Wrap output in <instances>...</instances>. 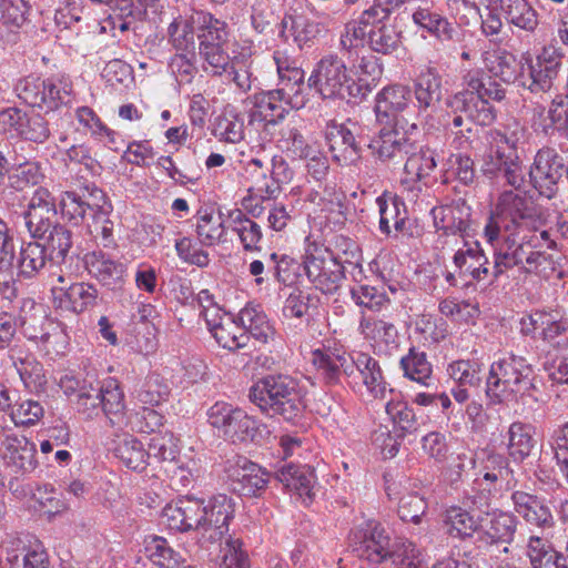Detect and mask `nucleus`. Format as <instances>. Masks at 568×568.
I'll use <instances>...</instances> for the list:
<instances>
[{"mask_svg":"<svg viewBox=\"0 0 568 568\" xmlns=\"http://www.w3.org/2000/svg\"><path fill=\"white\" fill-rule=\"evenodd\" d=\"M525 136L526 129L517 121L507 124L504 130H489L481 163L483 174L488 179L503 178L507 185L519 190L525 176L518 146Z\"/></svg>","mask_w":568,"mask_h":568,"instance_id":"nucleus-1","label":"nucleus"},{"mask_svg":"<svg viewBox=\"0 0 568 568\" xmlns=\"http://www.w3.org/2000/svg\"><path fill=\"white\" fill-rule=\"evenodd\" d=\"M250 400L270 416L291 422L305 408L303 393L296 378L287 374H268L250 388Z\"/></svg>","mask_w":568,"mask_h":568,"instance_id":"nucleus-2","label":"nucleus"},{"mask_svg":"<svg viewBox=\"0 0 568 568\" xmlns=\"http://www.w3.org/2000/svg\"><path fill=\"white\" fill-rule=\"evenodd\" d=\"M357 253L355 242L339 236L335 250L315 246L308 250L303 266L308 281L324 294H334L345 277V264H353Z\"/></svg>","mask_w":568,"mask_h":568,"instance_id":"nucleus-3","label":"nucleus"},{"mask_svg":"<svg viewBox=\"0 0 568 568\" xmlns=\"http://www.w3.org/2000/svg\"><path fill=\"white\" fill-rule=\"evenodd\" d=\"M308 87L313 88L322 99L362 101L371 92L369 84L362 79L354 80L352 71L336 54H327L316 63L308 78Z\"/></svg>","mask_w":568,"mask_h":568,"instance_id":"nucleus-4","label":"nucleus"},{"mask_svg":"<svg viewBox=\"0 0 568 568\" xmlns=\"http://www.w3.org/2000/svg\"><path fill=\"white\" fill-rule=\"evenodd\" d=\"M534 388V369L525 357L509 354L490 365L486 394L494 403L508 395H530Z\"/></svg>","mask_w":568,"mask_h":568,"instance_id":"nucleus-5","label":"nucleus"},{"mask_svg":"<svg viewBox=\"0 0 568 568\" xmlns=\"http://www.w3.org/2000/svg\"><path fill=\"white\" fill-rule=\"evenodd\" d=\"M462 80L465 90L457 92L455 105L470 104L479 125H490L496 120V110L490 101L501 102L506 98V89L480 68L468 70Z\"/></svg>","mask_w":568,"mask_h":568,"instance_id":"nucleus-6","label":"nucleus"},{"mask_svg":"<svg viewBox=\"0 0 568 568\" xmlns=\"http://www.w3.org/2000/svg\"><path fill=\"white\" fill-rule=\"evenodd\" d=\"M535 216V206L526 193L507 190L499 194L495 209L491 211L484 235L494 245L501 230L513 231Z\"/></svg>","mask_w":568,"mask_h":568,"instance_id":"nucleus-7","label":"nucleus"},{"mask_svg":"<svg viewBox=\"0 0 568 568\" xmlns=\"http://www.w3.org/2000/svg\"><path fill=\"white\" fill-rule=\"evenodd\" d=\"M402 539L392 541L387 530L375 521H367L352 530L349 546L352 551L362 560L376 566L385 561L398 558L396 552Z\"/></svg>","mask_w":568,"mask_h":568,"instance_id":"nucleus-8","label":"nucleus"},{"mask_svg":"<svg viewBox=\"0 0 568 568\" xmlns=\"http://www.w3.org/2000/svg\"><path fill=\"white\" fill-rule=\"evenodd\" d=\"M207 423L220 437L233 444L255 442L258 423L243 409L225 402H217L207 410Z\"/></svg>","mask_w":568,"mask_h":568,"instance_id":"nucleus-9","label":"nucleus"},{"mask_svg":"<svg viewBox=\"0 0 568 568\" xmlns=\"http://www.w3.org/2000/svg\"><path fill=\"white\" fill-rule=\"evenodd\" d=\"M567 172L564 159L550 146L539 149L529 170V181L541 196L552 199Z\"/></svg>","mask_w":568,"mask_h":568,"instance_id":"nucleus-10","label":"nucleus"},{"mask_svg":"<svg viewBox=\"0 0 568 568\" xmlns=\"http://www.w3.org/2000/svg\"><path fill=\"white\" fill-rule=\"evenodd\" d=\"M224 471L231 489L245 497H258L266 489L270 474L245 457L227 460Z\"/></svg>","mask_w":568,"mask_h":568,"instance_id":"nucleus-11","label":"nucleus"},{"mask_svg":"<svg viewBox=\"0 0 568 568\" xmlns=\"http://www.w3.org/2000/svg\"><path fill=\"white\" fill-rule=\"evenodd\" d=\"M205 521L203 523L202 536L197 541L203 548L221 544L229 532V525L234 517V504L231 497L225 494L212 496L205 503Z\"/></svg>","mask_w":568,"mask_h":568,"instance_id":"nucleus-12","label":"nucleus"},{"mask_svg":"<svg viewBox=\"0 0 568 568\" xmlns=\"http://www.w3.org/2000/svg\"><path fill=\"white\" fill-rule=\"evenodd\" d=\"M206 500L193 496L179 498L174 504L166 505L162 510V521L169 529L179 532L195 530L202 536L205 521Z\"/></svg>","mask_w":568,"mask_h":568,"instance_id":"nucleus-13","label":"nucleus"},{"mask_svg":"<svg viewBox=\"0 0 568 568\" xmlns=\"http://www.w3.org/2000/svg\"><path fill=\"white\" fill-rule=\"evenodd\" d=\"M413 142L408 135V129L402 125V119L395 116V123L383 126L377 135L371 139L368 148L381 161L398 163L412 151Z\"/></svg>","mask_w":568,"mask_h":568,"instance_id":"nucleus-14","label":"nucleus"},{"mask_svg":"<svg viewBox=\"0 0 568 568\" xmlns=\"http://www.w3.org/2000/svg\"><path fill=\"white\" fill-rule=\"evenodd\" d=\"M10 568H49L42 542L32 535L8 536L2 542Z\"/></svg>","mask_w":568,"mask_h":568,"instance_id":"nucleus-15","label":"nucleus"},{"mask_svg":"<svg viewBox=\"0 0 568 568\" xmlns=\"http://www.w3.org/2000/svg\"><path fill=\"white\" fill-rule=\"evenodd\" d=\"M564 53L560 48L546 45L537 54L536 61L528 65V79L523 82L531 93H546L554 87L562 65Z\"/></svg>","mask_w":568,"mask_h":568,"instance_id":"nucleus-16","label":"nucleus"},{"mask_svg":"<svg viewBox=\"0 0 568 568\" xmlns=\"http://www.w3.org/2000/svg\"><path fill=\"white\" fill-rule=\"evenodd\" d=\"M60 387L67 396L73 397L72 402L78 412L85 418H94L101 414L102 390L98 381L65 375L60 379Z\"/></svg>","mask_w":568,"mask_h":568,"instance_id":"nucleus-17","label":"nucleus"},{"mask_svg":"<svg viewBox=\"0 0 568 568\" xmlns=\"http://www.w3.org/2000/svg\"><path fill=\"white\" fill-rule=\"evenodd\" d=\"M434 226L439 236L465 237L471 223V207L465 200H456L449 204L435 206L430 211Z\"/></svg>","mask_w":568,"mask_h":568,"instance_id":"nucleus-18","label":"nucleus"},{"mask_svg":"<svg viewBox=\"0 0 568 568\" xmlns=\"http://www.w3.org/2000/svg\"><path fill=\"white\" fill-rule=\"evenodd\" d=\"M453 263L458 277L465 285L474 282H481L491 275L489 261L478 242H464L454 256Z\"/></svg>","mask_w":568,"mask_h":568,"instance_id":"nucleus-19","label":"nucleus"},{"mask_svg":"<svg viewBox=\"0 0 568 568\" xmlns=\"http://www.w3.org/2000/svg\"><path fill=\"white\" fill-rule=\"evenodd\" d=\"M311 363L325 384H342L343 378L347 384H352L351 378L355 373V365L349 356L335 353L329 348H316L311 353Z\"/></svg>","mask_w":568,"mask_h":568,"instance_id":"nucleus-20","label":"nucleus"},{"mask_svg":"<svg viewBox=\"0 0 568 568\" xmlns=\"http://www.w3.org/2000/svg\"><path fill=\"white\" fill-rule=\"evenodd\" d=\"M88 273L109 290L121 288L126 273L125 265L101 250L89 252L83 257Z\"/></svg>","mask_w":568,"mask_h":568,"instance_id":"nucleus-21","label":"nucleus"},{"mask_svg":"<svg viewBox=\"0 0 568 568\" xmlns=\"http://www.w3.org/2000/svg\"><path fill=\"white\" fill-rule=\"evenodd\" d=\"M0 452L7 466L16 473H31L38 466L36 445L26 436L7 434L1 442Z\"/></svg>","mask_w":568,"mask_h":568,"instance_id":"nucleus-22","label":"nucleus"},{"mask_svg":"<svg viewBox=\"0 0 568 568\" xmlns=\"http://www.w3.org/2000/svg\"><path fill=\"white\" fill-rule=\"evenodd\" d=\"M514 510L529 526L541 530L550 529L555 526L552 513L545 499L523 490H515L511 494Z\"/></svg>","mask_w":568,"mask_h":568,"instance_id":"nucleus-23","label":"nucleus"},{"mask_svg":"<svg viewBox=\"0 0 568 568\" xmlns=\"http://www.w3.org/2000/svg\"><path fill=\"white\" fill-rule=\"evenodd\" d=\"M250 100L253 104L251 120L276 124L290 110V98L285 88L254 93Z\"/></svg>","mask_w":568,"mask_h":568,"instance_id":"nucleus-24","label":"nucleus"},{"mask_svg":"<svg viewBox=\"0 0 568 568\" xmlns=\"http://www.w3.org/2000/svg\"><path fill=\"white\" fill-rule=\"evenodd\" d=\"M204 320L212 336L223 348L236 352L247 346L250 342L247 332L227 314L210 317V312L206 311Z\"/></svg>","mask_w":568,"mask_h":568,"instance_id":"nucleus-25","label":"nucleus"},{"mask_svg":"<svg viewBox=\"0 0 568 568\" xmlns=\"http://www.w3.org/2000/svg\"><path fill=\"white\" fill-rule=\"evenodd\" d=\"M51 291L59 307L75 314L94 307L99 295L98 288L85 282H75L68 286L54 285Z\"/></svg>","mask_w":568,"mask_h":568,"instance_id":"nucleus-26","label":"nucleus"},{"mask_svg":"<svg viewBox=\"0 0 568 568\" xmlns=\"http://www.w3.org/2000/svg\"><path fill=\"white\" fill-rule=\"evenodd\" d=\"M326 139L332 158L339 165H352L359 160L362 148L353 131L345 124L333 125L327 131Z\"/></svg>","mask_w":568,"mask_h":568,"instance_id":"nucleus-27","label":"nucleus"},{"mask_svg":"<svg viewBox=\"0 0 568 568\" xmlns=\"http://www.w3.org/2000/svg\"><path fill=\"white\" fill-rule=\"evenodd\" d=\"M496 10L505 22L526 33H535L538 28V12L529 0H496Z\"/></svg>","mask_w":568,"mask_h":568,"instance_id":"nucleus-28","label":"nucleus"},{"mask_svg":"<svg viewBox=\"0 0 568 568\" xmlns=\"http://www.w3.org/2000/svg\"><path fill=\"white\" fill-rule=\"evenodd\" d=\"M73 84L65 74H51L41 79L37 108L55 111L71 103Z\"/></svg>","mask_w":568,"mask_h":568,"instance_id":"nucleus-29","label":"nucleus"},{"mask_svg":"<svg viewBox=\"0 0 568 568\" xmlns=\"http://www.w3.org/2000/svg\"><path fill=\"white\" fill-rule=\"evenodd\" d=\"M416 106L419 113L434 111L442 100V77L435 68L422 71L413 82Z\"/></svg>","mask_w":568,"mask_h":568,"instance_id":"nucleus-30","label":"nucleus"},{"mask_svg":"<svg viewBox=\"0 0 568 568\" xmlns=\"http://www.w3.org/2000/svg\"><path fill=\"white\" fill-rule=\"evenodd\" d=\"M275 477L287 489L295 491L301 498L312 500L315 474L311 466L287 463L276 470Z\"/></svg>","mask_w":568,"mask_h":568,"instance_id":"nucleus-31","label":"nucleus"},{"mask_svg":"<svg viewBox=\"0 0 568 568\" xmlns=\"http://www.w3.org/2000/svg\"><path fill=\"white\" fill-rule=\"evenodd\" d=\"M412 99V90L402 84H394L384 88L376 97L375 113L378 121H383L384 118L388 119L393 116V123H395V116L398 113L404 112L409 108Z\"/></svg>","mask_w":568,"mask_h":568,"instance_id":"nucleus-32","label":"nucleus"},{"mask_svg":"<svg viewBox=\"0 0 568 568\" xmlns=\"http://www.w3.org/2000/svg\"><path fill=\"white\" fill-rule=\"evenodd\" d=\"M48 260L45 245L36 241L23 242L18 255H14L13 267L19 277L30 280L44 268Z\"/></svg>","mask_w":568,"mask_h":568,"instance_id":"nucleus-33","label":"nucleus"},{"mask_svg":"<svg viewBox=\"0 0 568 568\" xmlns=\"http://www.w3.org/2000/svg\"><path fill=\"white\" fill-rule=\"evenodd\" d=\"M517 517L510 513H495L486 527L478 531V542L484 546L510 544L517 530Z\"/></svg>","mask_w":568,"mask_h":568,"instance_id":"nucleus-34","label":"nucleus"},{"mask_svg":"<svg viewBox=\"0 0 568 568\" xmlns=\"http://www.w3.org/2000/svg\"><path fill=\"white\" fill-rule=\"evenodd\" d=\"M353 361L355 372H358L363 384L373 397L384 399L387 393H393V389L385 382L382 368L375 358L368 354L359 353Z\"/></svg>","mask_w":568,"mask_h":568,"instance_id":"nucleus-35","label":"nucleus"},{"mask_svg":"<svg viewBox=\"0 0 568 568\" xmlns=\"http://www.w3.org/2000/svg\"><path fill=\"white\" fill-rule=\"evenodd\" d=\"M229 227L237 235L245 252L261 251L262 229L242 210L236 209L229 212Z\"/></svg>","mask_w":568,"mask_h":568,"instance_id":"nucleus-36","label":"nucleus"},{"mask_svg":"<svg viewBox=\"0 0 568 568\" xmlns=\"http://www.w3.org/2000/svg\"><path fill=\"white\" fill-rule=\"evenodd\" d=\"M281 36L285 40L292 38L301 49L323 31L321 23L303 14L285 16L281 21Z\"/></svg>","mask_w":568,"mask_h":568,"instance_id":"nucleus-37","label":"nucleus"},{"mask_svg":"<svg viewBox=\"0 0 568 568\" xmlns=\"http://www.w3.org/2000/svg\"><path fill=\"white\" fill-rule=\"evenodd\" d=\"M483 479L488 481L494 488L514 489L517 479L514 470L509 466L507 457L498 453L487 454L483 464Z\"/></svg>","mask_w":568,"mask_h":568,"instance_id":"nucleus-38","label":"nucleus"},{"mask_svg":"<svg viewBox=\"0 0 568 568\" xmlns=\"http://www.w3.org/2000/svg\"><path fill=\"white\" fill-rule=\"evenodd\" d=\"M527 556L531 568H568V556L555 550L548 540L538 536L529 538Z\"/></svg>","mask_w":568,"mask_h":568,"instance_id":"nucleus-39","label":"nucleus"},{"mask_svg":"<svg viewBox=\"0 0 568 568\" xmlns=\"http://www.w3.org/2000/svg\"><path fill=\"white\" fill-rule=\"evenodd\" d=\"M145 555L158 568H194L186 565L185 558L160 536H151L145 540Z\"/></svg>","mask_w":568,"mask_h":568,"instance_id":"nucleus-40","label":"nucleus"},{"mask_svg":"<svg viewBox=\"0 0 568 568\" xmlns=\"http://www.w3.org/2000/svg\"><path fill=\"white\" fill-rule=\"evenodd\" d=\"M413 21L442 42L453 41L457 34L456 28L446 17L429 8H418L413 13Z\"/></svg>","mask_w":568,"mask_h":568,"instance_id":"nucleus-41","label":"nucleus"},{"mask_svg":"<svg viewBox=\"0 0 568 568\" xmlns=\"http://www.w3.org/2000/svg\"><path fill=\"white\" fill-rule=\"evenodd\" d=\"M359 333L365 339L376 344H384L390 348L398 345V331L396 326L376 316H362L358 326Z\"/></svg>","mask_w":568,"mask_h":568,"instance_id":"nucleus-42","label":"nucleus"},{"mask_svg":"<svg viewBox=\"0 0 568 568\" xmlns=\"http://www.w3.org/2000/svg\"><path fill=\"white\" fill-rule=\"evenodd\" d=\"M435 152L429 148L417 146L412 143V151L406 155L404 172L413 182L422 181L430 175L436 168Z\"/></svg>","mask_w":568,"mask_h":568,"instance_id":"nucleus-43","label":"nucleus"},{"mask_svg":"<svg viewBox=\"0 0 568 568\" xmlns=\"http://www.w3.org/2000/svg\"><path fill=\"white\" fill-rule=\"evenodd\" d=\"M526 243L516 244L511 241L495 248L491 283L497 282L508 270L524 265L526 258Z\"/></svg>","mask_w":568,"mask_h":568,"instance_id":"nucleus-44","label":"nucleus"},{"mask_svg":"<svg viewBox=\"0 0 568 568\" xmlns=\"http://www.w3.org/2000/svg\"><path fill=\"white\" fill-rule=\"evenodd\" d=\"M399 365L405 377L423 386H430L433 367L425 352L410 347L408 353L400 358Z\"/></svg>","mask_w":568,"mask_h":568,"instance_id":"nucleus-45","label":"nucleus"},{"mask_svg":"<svg viewBox=\"0 0 568 568\" xmlns=\"http://www.w3.org/2000/svg\"><path fill=\"white\" fill-rule=\"evenodd\" d=\"M114 454L124 466L135 471L144 470L149 464V455L143 443L133 436L120 438Z\"/></svg>","mask_w":568,"mask_h":568,"instance_id":"nucleus-46","label":"nucleus"},{"mask_svg":"<svg viewBox=\"0 0 568 568\" xmlns=\"http://www.w3.org/2000/svg\"><path fill=\"white\" fill-rule=\"evenodd\" d=\"M240 325L261 343H266L272 334V327L261 305L247 304L239 313Z\"/></svg>","mask_w":568,"mask_h":568,"instance_id":"nucleus-47","label":"nucleus"},{"mask_svg":"<svg viewBox=\"0 0 568 568\" xmlns=\"http://www.w3.org/2000/svg\"><path fill=\"white\" fill-rule=\"evenodd\" d=\"M535 321L541 324L540 337L544 342L555 348H568V317L545 312V317L537 316Z\"/></svg>","mask_w":568,"mask_h":568,"instance_id":"nucleus-48","label":"nucleus"},{"mask_svg":"<svg viewBox=\"0 0 568 568\" xmlns=\"http://www.w3.org/2000/svg\"><path fill=\"white\" fill-rule=\"evenodd\" d=\"M535 440L532 426L521 422H515L508 429V454L516 463H521L531 453Z\"/></svg>","mask_w":568,"mask_h":568,"instance_id":"nucleus-49","label":"nucleus"},{"mask_svg":"<svg viewBox=\"0 0 568 568\" xmlns=\"http://www.w3.org/2000/svg\"><path fill=\"white\" fill-rule=\"evenodd\" d=\"M379 211V230L382 233L390 234L392 227L403 231L406 224V211L402 210L404 204L393 196H378L376 200Z\"/></svg>","mask_w":568,"mask_h":568,"instance_id":"nucleus-50","label":"nucleus"},{"mask_svg":"<svg viewBox=\"0 0 568 568\" xmlns=\"http://www.w3.org/2000/svg\"><path fill=\"white\" fill-rule=\"evenodd\" d=\"M386 414L394 425L397 437H405L418 428V422L414 409L406 402L390 398L385 406Z\"/></svg>","mask_w":568,"mask_h":568,"instance_id":"nucleus-51","label":"nucleus"},{"mask_svg":"<svg viewBox=\"0 0 568 568\" xmlns=\"http://www.w3.org/2000/svg\"><path fill=\"white\" fill-rule=\"evenodd\" d=\"M445 526L447 534L455 538H468L478 532L480 524L477 518L460 507H452L446 510Z\"/></svg>","mask_w":568,"mask_h":568,"instance_id":"nucleus-52","label":"nucleus"},{"mask_svg":"<svg viewBox=\"0 0 568 568\" xmlns=\"http://www.w3.org/2000/svg\"><path fill=\"white\" fill-rule=\"evenodd\" d=\"M195 232L202 245L213 246L225 235L223 220L221 216L214 217L213 213L207 210H200L196 216Z\"/></svg>","mask_w":568,"mask_h":568,"instance_id":"nucleus-53","label":"nucleus"},{"mask_svg":"<svg viewBox=\"0 0 568 568\" xmlns=\"http://www.w3.org/2000/svg\"><path fill=\"white\" fill-rule=\"evenodd\" d=\"M276 145L293 159H301L304 155H307V152L314 148L306 142L301 131L291 123L284 124L280 128L276 138Z\"/></svg>","mask_w":568,"mask_h":568,"instance_id":"nucleus-54","label":"nucleus"},{"mask_svg":"<svg viewBox=\"0 0 568 568\" xmlns=\"http://www.w3.org/2000/svg\"><path fill=\"white\" fill-rule=\"evenodd\" d=\"M57 206L27 209L23 213L26 227L33 239H44L50 227L59 224Z\"/></svg>","mask_w":568,"mask_h":568,"instance_id":"nucleus-55","label":"nucleus"},{"mask_svg":"<svg viewBox=\"0 0 568 568\" xmlns=\"http://www.w3.org/2000/svg\"><path fill=\"white\" fill-rule=\"evenodd\" d=\"M368 43L373 51L390 54L399 48L402 36L395 26L383 23L375 26L368 31Z\"/></svg>","mask_w":568,"mask_h":568,"instance_id":"nucleus-56","label":"nucleus"},{"mask_svg":"<svg viewBox=\"0 0 568 568\" xmlns=\"http://www.w3.org/2000/svg\"><path fill=\"white\" fill-rule=\"evenodd\" d=\"M273 59L276 64L280 83L283 88L291 89L295 94H297L304 83V71L302 68L281 51H275Z\"/></svg>","mask_w":568,"mask_h":568,"instance_id":"nucleus-57","label":"nucleus"},{"mask_svg":"<svg viewBox=\"0 0 568 568\" xmlns=\"http://www.w3.org/2000/svg\"><path fill=\"white\" fill-rule=\"evenodd\" d=\"M170 388L163 378L158 374H150L135 389V398L143 405L159 406L166 400Z\"/></svg>","mask_w":568,"mask_h":568,"instance_id":"nucleus-58","label":"nucleus"},{"mask_svg":"<svg viewBox=\"0 0 568 568\" xmlns=\"http://www.w3.org/2000/svg\"><path fill=\"white\" fill-rule=\"evenodd\" d=\"M194 27L192 14L189 18L178 16L169 24L168 37L169 42L178 51H187L194 48Z\"/></svg>","mask_w":568,"mask_h":568,"instance_id":"nucleus-59","label":"nucleus"},{"mask_svg":"<svg viewBox=\"0 0 568 568\" xmlns=\"http://www.w3.org/2000/svg\"><path fill=\"white\" fill-rule=\"evenodd\" d=\"M149 460L158 463L173 462L179 456L176 439L171 432L158 433L153 435L146 450Z\"/></svg>","mask_w":568,"mask_h":568,"instance_id":"nucleus-60","label":"nucleus"},{"mask_svg":"<svg viewBox=\"0 0 568 568\" xmlns=\"http://www.w3.org/2000/svg\"><path fill=\"white\" fill-rule=\"evenodd\" d=\"M43 240L51 261H64L72 247V232L60 223L50 227Z\"/></svg>","mask_w":568,"mask_h":568,"instance_id":"nucleus-61","label":"nucleus"},{"mask_svg":"<svg viewBox=\"0 0 568 568\" xmlns=\"http://www.w3.org/2000/svg\"><path fill=\"white\" fill-rule=\"evenodd\" d=\"M267 270L278 283L291 285L295 282L300 264L286 254L273 252L267 255Z\"/></svg>","mask_w":568,"mask_h":568,"instance_id":"nucleus-62","label":"nucleus"},{"mask_svg":"<svg viewBox=\"0 0 568 568\" xmlns=\"http://www.w3.org/2000/svg\"><path fill=\"white\" fill-rule=\"evenodd\" d=\"M199 55L202 60L203 71L211 77L224 75L233 63V59L222 47L199 50Z\"/></svg>","mask_w":568,"mask_h":568,"instance_id":"nucleus-63","label":"nucleus"},{"mask_svg":"<svg viewBox=\"0 0 568 568\" xmlns=\"http://www.w3.org/2000/svg\"><path fill=\"white\" fill-rule=\"evenodd\" d=\"M100 389L102 390L100 395L102 402L101 413L108 416L113 424L114 422L111 416L121 415L125 408L124 394L113 379L100 385Z\"/></svg>","mask_w":568,"mask_h":568,"instance_id":"nucleus-64","label":"nucleus"}]
</instances>
